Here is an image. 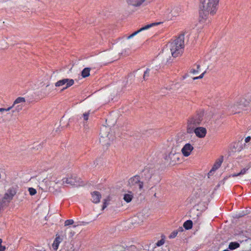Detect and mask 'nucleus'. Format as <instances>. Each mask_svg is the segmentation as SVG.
<instances>
[{
	"label": "nucleus",
	"instance_id": "f257e3e1",
	"mask_svg": "<svg viewBox=\"0 0 251 251\" xmlns=\"http://www.w3.org/2000/svg\"><path fill=\"white\" fill-rule=\"evenodd\" d=\"M219 2V0H200V22L207 19L209 14L213 16L216 13Z\"/></svg>",
	"mask_w": 251,
	"mask_h": 251
},
{
	"label": "nucleus",
	"instance_id": "f03ea898",
	"mask_svg": "<svg viewBox=\"0 0 251 251\" xmlns=\"http://www.w3.org/2000/svg\"><path fill=\"white\" fill-rule=\"evenodd\" d=\"M171 51L174 57H176L182 53L184 47V33L178 35L171 45Z\"/></svg>",
	"mask_w": 251,
	"mask_h": 251
},
{
	"label": "nucleus",
	"instance_id": "7ed1b4c3",
	"mask_svg": "<svg viewBox=\"0 0 251 251\" xmlns=\"http://www.w3.org/2000/svg\"><path fill=\"white\" fill-rule=\"evenodd\" d=\"M140 179V176L139 175H135L131 177L128 180L127 186L133 192H135L138 189L140 191L142 190L143 188L144 183Z\"/></svg>",
	"mask_w": 251,
	"mask_h": 251
},
{
	"label": "nucleus",
	"instance_id": "20e7f679",
	"mask_svg": "<svg viewBox=\"0 0 251 251\" xmlns=\"http://www.w3.org/2000/svg\"><path fill=\"white\" fill-rule=\"evenodd\" d=\"M204 114L203 109H200L196 112V114L193 115L190 118L188 121V123L189 125L198 126L201 124L203 120V117Z\"/></svg>",
	"mask_w": 251,
	"mask_h": 251
},
{
	"label": "nucleus",
	"instance_id": "39448f33",
	"mask_svg": "<svg viewBox=\"0 0 251 251\" xmlns=\"http://www.w3.org/2000/svg\"><path fill=\"white\" fill-rule=\"evenodd\" d=\"M17 193L16 188L12 187L9 188L7 192L4 194L1 201L5 202L8 205L9 203L13 200L14 196Z\"/></svg>",
	"mask_w": 251,
	"mask_h": 251
},
{
	"label": "nucleus",
	"instance_id": "423d86ee",
	"mask_svg": "<svg viewBox=\"0 0 251 251\" xmlns=\"http://www.w3.org/2000/svg\"><path fill=\"white\" fill-rule=\"evenodd\" d=\"M63 182L75 187L80 186L83 184L81 179L76 176H71L68 178H63Z\"/></svg>",
	"mask_w": 251,
	"mask_h": 251
},
{
	"label": "nucleus",
	"instance_id": "0eeeda50",
	"mask_svg": "<svg viewBox=\"0 0 251 251\" xmlns=\"http://www.w3.org/2000/svg\"><path fill=\"white\" fill-rule=\"evenodd\" d=\"M74 84V80L73 79L63 78L61 80L57 81L55 83V87H60L63 85L65 86L62 89L61 91L67 89L71 87Z\"/></svg>",
	"mask_w": 251,
	"mask_h": 251
},
{
	"label": "nucleus",
	"instance_id": "6e6552de",
	"mask_svg": "<svg viewBox=\"0 0 251 251\" xmlns=\"http://www.w3.org/2000/svg\"><path fill=\"white\" fill-rule=\"evenodd\" d=\"M249 104V102L244 98L240 99L239 101L237 102L236 104H234V108L235 109V113H239L241 112V110L244 109Z\"/></svg>",
	"mask_w": 251,
	"mask_h": 251
},
{
	"label": "nucleus",
	"instance_id": "1a4fd4ad",
	"mask_svg": "<svg viewBox=\"0 0 251 251\" xmlns=\"http://www.w3.org/2000/svg\"><path fill=\"white\" fill-rule=\"evenodd\" d=\"M155 172L154 169L151 168H145L143 170L141 175V177L147 181H149Z\"/></svg>",
	"mask_w": 251,
	"mask_h": 251
},
{
	"label": "nucleus",
	"instance_id": "9d476101",
	"mask_svg": "<svg viewBox=\"0 0 251 251\" xmlns=\"http://www.w3.org/2000/svg\"><path fill=\"white\" fill-rule=\"evenodd\" d=\"M194 147L190 143L186 144L182 149L181 152L184 156L187 157L190 155L191 151L193 150Z\"/></svg>",
	"mask_w": 251,
	"mask_h": 251
},
{
	"label": "nucleus",
	"instance_id": "9b49d317",
	"mask_svg": "<svg viewBox=\"0 0 251 251\" xmlns=\"http://www.w3.org/2000/svg\"><path fill=\"white\" fill-rule=\"evenodd\" d=\"M194 132L198 137L201 138L205 136L207 131L204 127H198L194 129Z\"/></svg>",
	"mask_w": 251,
	"mask_h": 251
},
{
	"label": "nucleus",
	"instance_id": "f8f14e48",
	"mask_svg": "<svg viewBox=\"0 0 251 251\" xmlns=\"http://www.w3.org/2000/svg\"><path fill=\"white\" fill-rule=\"evenodd\" d=\"M224 160V157L223 156H221L219 158H218L215 163H214L213 166L212 167V169H211L210 171L208 173L209 175L210 174L212 173V172H215L218 169H219L220 166H221V164Z\"/></svg>",
	"mask_w": 251,
	"mask_h": 251
},
{
	"label": "nucleus",
	"instance_id": "ddd939ff",
	"mask_svg": "<svg viewBox=\"0 0 251 251\" xmlns=\"http://www.w3.org/2000/svg\"><path fill=\"white\" fill-rule=\"evenodd\" d=\"M92 196L91 201L93 203H98L100 201L101 198V194L98 191H94L91 193Z\"/></svg>",
	"mask_w": 251,
	"mask_h": 251
},
{
	"label": "nucleus",
	"instance_id": "4468645a",
	"mask_svg": "<svg viewBox=\"0 0 251 251\" xmlns=\"http://www.w3.org/2000/svg\"><path fill=\"white\" fill-rule=\"evenodd\" d=\"M160 23H161L160 22H158V23H151V24H148V25H146L141 27L139 30L134 32L132 34V36H134L135 35H137L138 33L141 32L142 31L148 29L150 28V27H151L152 26H153L154 25H158Z\"/></svg>",
	"mask_w": 251,
	"mask_h": 251
},
{
	"label": "nucleus",
	"instance_id": "2eb2a0df",
	"mask_svg": "<svg viewBox=\"0 0 251 251\" xmlns=\"http://www.w3.org/2000/svg\"><path fill=\"white\" fill-rule=\"evenodd\" d=\"M179 154L173 153L171 151L168 156V159L170 160V162L172 163H176L179 160Z\"/></svg>",
	"mask_w": 251,
	"mask_h": 251
},
{
	"label": "nucleus",
	"instance_id": "dca6fc26",
	"mask_svg": "<svg viewBox=\"0 0 251 251\" xmlns=\"http://www.w3.org/2000/svg\"><path fill=\"white\" fill-rule=\"evenodd\" d=\"M245 144H244V145H242L241 143H240L239 142H238L237 143H234L233 144L232 148V149H235V151H240L244 149V148H245Z\"/></svg>",
	"mask_w": 251,
	"mask_h": 251
},
{
	"label": "nucleus",
	"instance_id": "f3484780",
	"mask_svg": "<svg viewBox=\"0 0 251 251\" xmlns=\"http://www.w3.org/2000/svg\"><path fill=\"white\" fill-rule=\"evenodd\" d=\"M62 241V238L59 235H56L53 243L52 244V248L54 250H57L58 248L60 243Z\"/></svg>",
	"mask_w": 251,
	"mask_h": 251
},
{
	"label": "nucleus",
	"instance_id": "a211bd4d",
	"mask_svg": "<svg viewBox=\"0 0 251 251\" xmlns=\"http://www.w3.org/2000/svg\"><path fill=\"white\" fill-rule=\"evenodd\" d=\"M132 192V191H129L128 192V193L125 194L124 195L123 199L127 203L130 202L133 198V194Z\"/></svg>",
	"mask_w": 251,
	"mask_h": 251
},
{
	"label": "nucleus",
	"instance_id": "6ab92c4d",
	"mask_svg": "<svg viewBox=\"0 0 251 251\" xmlns=\"http://www.w3.org/2000/svg\"><path fill=\"white\" fill-rule=\"evenodd\" d=\"M240 246V244L237 242H231L228 245V249L232 251L239 248Z\"/></svg>",
	"mask_w": 251,
	"mask_h": 251
},
{
	"label": "nucleus",
	"instance_id": "aec40b11",
	"mask_svg": "<svg viewBox=\"0 0 251 251\" xmlns=\"http://www.w3.org/2000/svg\"><path fill=\"white\" fill-rule=\"evenodd\" d=\"M184 228L186 230H189L193 227V222L191 220L185 221L183 225Z\"/></svg>",
	"mask_w": 251,
	"mask_h": 251
},
{
	"label": "nucleus",
	"instance_id": "412c9836",
	"mask_svg": "<svg viewBox=\"0 0 251 251\" xmlns=\"http://www.w3.org/2000/svg\"><path fill=\"white\" fill-rule=\"evenodd\" d=\"M90 68H85L81 72V76L83 78H85L86 77L89 76L90 75Z\"/></svg>",
	"mask_w": 251,
	"mask_h": 251
},
{
	"label": "nucleus",
	"instance_id": "4be33fe9",
	"mask_svg": "<svg viewBox=\"0 0 251 251\" xmlns=\"http://www.w3.org/2000/svg\"><path fill=\"white\" fill-rule=\"evenodd\" d=\"M180 9L179 8L176 7V8H174L173 10H171L170 11V10L168 9H167L166 12L169 14L171 13L172 16L176 17V16L177 14L178 13Z\"/></svg>",
	"mask_w": 251,
	"mask_h": 251
},
{
	"label": "nucleus",
	"instance_id": "5701e85b",
	"mask_svg": "<svg viewBox=\"0 0 251 251\" xmlns=\"http://www.w3.org/2000/svg\"><path fill=\"white\" fill-rule=\"evenodd\" d=\"M251 166H247V168H244L241 170V171L238 174H234L232 175L233 177L239 176L240 175H244L246 174L247 171H248L250 168Z\"/></svg>",
	"mask_w": 251,
	"mask_h": 251
},
{
	"label": "nucleus",
	"instance_id": "b1692460",
	"mask_svg": "<svg viewBox=\"0 0 251 251\" xmlns=\"http://www.w3.org/2000/svg\"><path fill=\"white\" fill-rule=\"evenodd\" d=\"M25 99L23 97H18L14 101L13 105L11 106L12 108L16 104L20 103L21 102H25Z\"/></svg>",
	"mask_w": 251,
	"mask_h": 251
},
{
	"label": "nucleus",
	"instance_id": "393cba45",
	"mask_svg": "<svg viewBox=\"0 0 251 251\" xmlns=\"http://www.w3.org/2000/svg\"><path fill=\"white\" fill-rule=\"evenodd\" d=\"M150 71V70L148 68H147L146 70L145 71L143 75V78L144 80L147 79L148 77L149 76Z\"/></svg>",
	"mask_w": 251,
	"mask_h": 251
},
{
	"label": "nucleus",
	"instance_id": "a878e982",
	"mask_svg": "<svg viewBox=\"0 0 251 251\" xmlns=\"http://www.w3.org/2000/svg\"><path fill=\"white\" fill-rule=\"evenodd\" d=\"M28 192L31 196H34L37 193L36 189L32 187L28 188Z\"/></svg>",
	"mask_w": 251,
	"mask_h": 251
},
{
	"label": "nucleus",
	"instance_id": "bb28decb",
	"mask_svg": "<svg viewBox=\"0 0 251 251\" xmlns=\"http://www.w3.org/2000/svg\"><path fill=\"white\" fill-rule=\"evenodd\" d=\"M7 206L5 202L0 201V213L3 210V207Z\"/></svg>",
	"mask_w": 251,
	"mask_h": 251
},
{
	"label": "nucleus",
	"instance_id": "cd10ccee",
	"mask_svg": "<svg viewBox=\"0 0 251 251\" xmlns=\"http://www.w3.org/2000/svg\"><path fill=\"white\" fill-rule=\"evenodd\" d=\"M164 243H165L164 239H161V240L158 241L156 243L155 245L157 247H160V246L163 245L164 244Z\"/></svg>",
	"mask_w": 251,
	"mask_h": 251
},
{
	"label": "nucleus",
	"instance_id": "c85d7f7f",
	"mask_svg": "<svg viewBox=\"0 0 251 251\" xmlns=\"http://www.w3.org/2000/svg\"><path fill=\"white\" fill-rule=\"evenodd\" d=\"M74 223V220L72 219L67 220L65 222V226H68L73 224Z\"/></svg>",
	"mask_w": 251,
	"mask_h": 251
},
{
	"label": "nucleus",
	"instance_id": "c756f323",
	"mask_svg": "<svg viewBox=\"0 0 251 251\" xmlns=\"http://www.w3.org/2000/svg\"><path fill=\"white\" fill-rule=\"evenodd\" d=\"M177 233H178V231L177 230L174 231L170 235L169 238H174L176 237L177 236Z\"/></svg>",
	"mask_w": 251,
	"mask_h": 251
},
{
	"label": "nucleus",
	"instance_id": "7c9ffc66",
	"mask_svg": "<svg viewBox=\"0 0 251 251\" xmlns=\"http://www.w3.org/2000/svg\"><path fill=\"white\" fill-rule=\"evenodd\" d=\"M90 115V111H88L87 112H86L83 114V117L84 119V120L87 121L89 118V116Z\"/></svg>",
	"mask_w": 251,
	"mask_h": 251
},
{
	"label": "nucleus",
	"instance_id": "2f4dec72",
	"mask_svg": "<svg viewBox=\"0 0 251 251\" xmlns=\"http://www.w3.org/2000/svg\"><path fill=\"white\" fill-rule=\"evenodd\" d=\"M2 242V240L1 239H0V251H5L6 250V248L4 246H2L1 243Z\"/></svg>",
	"mask_w": 251,
	"mask_h": 251
},
{
	"label": "nucleus",
	"instance_id": "473e14b6",
	"mask_svg": "<svg viewBox=\"0 0 251 251\" xmlns=\"http://www.w3.org/2000/svg\"><path fill=\"white\" fill-rule=\"evenodd\" d=\"M108 204V203L107 202V200L105 199L104 202H103L101 210H103L107 207Z\"/></svg>",
	"mask_w": 251,
	"mask_h": 251
},
{
	"label": "nucleus",
	"instance_id": "72a5a7b5",
	"mask_svg": "<svg viewBox=\"0 0 251 251\" xmlns=\"http://www.w3.org/2000/svg\"><path fill=\"white\" fill-rule=\"evenodd\" d=\"M12 108V107H9L7 108H0V112H7L8 111H9Z\"/></svg>",
	"mask_w": 251,
	"mask_h": 251
},
{
	"label": "nucleus",
	"instance_id": "f704fd0d",
	"mask_svg": "<svg viewBox=\"0 0 251 251\" xmlns=\"http://www.w3.org/2000/svg\"><path fill=\"white\" fill-rule=\"evenodd\" d=\"M135 0H126V1L127 3L129 5H131L133 6V4H134Z\"/></svg>",
	"mask_w": 251,
	"mask_h": 251
},
{
	"label": "nucleus",
	"instance_id": "c9c22d12",
	"mask_svg": "<svg viewBox=\"0 0 251 251\" xmlns=\"http://www.w3.org/2000/svg\"><path fill=\"white\" fill-rule=\"evenodd\" d=\"M129 249H131L132 251L133 250H136V248L135 246H130V247H128L126 250H125L124 251H127L129 250Z\"/></svg>",
	"mask_w": 251,
	"mask_h": 251
},
{
	"label": "nucleus",
	"instance_id": "e433bc0d",
	"mask_svg": "<svg viewBox=\"0 0 251 251\" xmlns=\"http://www.w3.org/2000/svg\"><path fill=\"white\" fill-rule=\"evenodd\" d=\"M251 136H248L246 138H245V142L246 143H248L250 141H251Z\"/></svg>",
	"mask_w": 251,
	"mask_h": 251
},
{
	"label": "nucleus",
	"instance_id": "4c0bfd02",
	"mask_svg": "<svg viewBox=\"0 0 251 251\" xmlns=\"http://www.w3.org/2000/svg\"><path fill=\"white\" fill-rule=\"evenodd\" d=\"M199 72V71L198 70H195V69H192L191 71H190V73L193 74H195L196 73H198Z\"/></svg>",
	"mask_w": 251,
	"mask_h": 251
},
{
	"label": "nucleus",
	"instance_id": "58836bf2",
	"mask_svg": "<svg viewBox=\"0 0 251 251\" xmlns=\"http://www.w3.org/2000/svg\"><path fill=\"white\" fill-rule=\"evenodd\" d=\"M193 128H191L190 127H188L187 128V132L188 133H192V131H193Z\"/></svg>",
	"mask_w": 251,
	"mask_h": 251
},
{
	"label": "nucleus",
	"instance_id": "ea45409f",
	"mask_svg": "<svg viewBox=\"0 0 251 251\" xmlns=\"http://www.w3.org/2000/svg\"><path fill=\"white\" fill-rule=\"evenodd\" d=\"M177 230L178 231V232H182L183 231V228L182 227H179V228H178V229Z\"/></svg>",
	"mask_w": 251,
	"mask_h": 251
},
{
	"label": "nucleus",
	"instance_id": "a19ab883",
	"mask_svg": "<svg viewBox=\"0 0 251 251\" xmlns=\"http://www.w3.org/2000/svg\"><path fill=\"white\" fill-rule=\"evenodd\" d=\"M205 73V71L203 73H202L200 76H199V78L200 79L202 78L203 77Z\"/></svg>",
	"mask_w": 251,
	"mask_h": 251
},
{
	"label": "nucleus",
	"instance_id": "79ce46f5",
	"mask_svg": "<svg viewBox=\"0 0 251 251\" xmlns=\"http://www.w3.org/2000/svg\"><path fill=\"white\" fill-rule=\"evenodd\" d=\"M189 201H190V203H192L193 202V198L192 197V198H189Z\"/></svg>",
	"mask_w": 251,
	"mask_h": 251
},
{
	"label": "nucleus",
	"instance_id": "37998d69",
	"mask_svg": "<svg viewBox=\"0 0 251 251\" xmlns=\"http://www.w3.org/2000/svg\"><path fill=\"white\" fill-rule=\"evenodd\" d=\"M133 37V36H132V34H131V35H130L129 36H128L127 37V38L128 39H130V38H132Z\"/></svg>",
	"mask_w": 251,
	"mask_h": 251
},
{
	"label": "nucleus",
	"instance_id": "c03bdc74",
	"mask_svg": "<svg viewBox=\"0 0 251 251\" xmlns=\"http://www.w3.org/2000/svg\"><path fill=\"white\" fill-rule=\"evenodd\" d=\"M197 70L199 71V70L200 69V65H199V64L197 65Z\"/></svg>",
	"mask_w": 251,
	"mask_h": 251
},
{
	"label": "nucleus",
	"instance_id": "a18cd8bd",
	"mask_svg": "<svg viewBox=\"0 0 251 251\" xmlns=\"http://www.w3.org/2000/svg\"><path fill=\"white\" fill-rule=\"evenodd\" d=\"M200 79L199 78V76H197V77H195L193 78L194 80H196V79Z\"/></svg>",
	"mask_w": 251,
	"mask_h": 251
},
{
	"label": "nucleus",
	"instance_id": "49530a36",
	"mask_svg": "<svg viewBox=\"0 0 251 251\" xmlns=\"http://www.w3.org/2000/svg\"><path fill=\"white\" fill-rule=\"evenodd\" d=\"M20 105L17 106V110L19 111L20 109H21V106L20 107Z\"/></svg>",
	"mask_w": 251,
	"mask_h": 251
},
{
	"label": "nucleus",
	"instance_id": "de8ad7c7",
	"mask_svg": "<svg viewBox=\"0 0 251 251\" xmlns=\"http://www.w3.org/2000/svg\"><path fill=\"white\" fill-rule=\"evenodd\" d=\"M100 137H101V129L100 130ZM100 142H101V138H100Z\"/></svg>",
	"mask_w": 251,
	"mask_h": 251
},
{
	"label": "nucleus",
	"instance_id": "09e8293b",
	"mask_svg": "<svg viewBox=\"0 0 251 251\" xmlns=\"http://www.w3.org/2000/svg\"><path fill=\"white\" fill-rule=\"evenodd\" d=\"M243 216V215H239L238 217H241Z\"/></svg>",
	"mask_w": 251,
	"mask_h": 251
},
{
	"label": "nucleus",
	"instance_id": "8fccbe9b",
	"mask_svg": "<svg viewBox=\"0 0 251 251\" xmlns=\"http://www.w3.org/2000/svg\"><path fill=\"white\" fill-rule=\"evenodd\" d=\"M46 251L45 250H44V251Z\"/></svg>",
	"mask_w": 251,
	"mask_h": 251
},
{
	"label": "nucleus",
	"instance_id": "3c124183",
	"mask_svg": "<svg viewBox=\"0 0 251 251\" xmlns=\"http://www.w3.org/2000/svg\"><path fill=\"white\" fill-rule=\"evenodd\" d=\"M154 196L156 197V194H154Z\"/></svg>",
	"mask_w": 251,
	"mask_h": 251
},
{
	"label": "nucleus",
	"instance_id": "603ef678",
	"mask_svg": "<svg viewBox=\"0 0 251 251\" xmlns=\"http://www.w3.org/2000/svg\"><path fill=\"white\" fill-rule=\"evenodd\" d=\"M124 248H125V250H126V249L125 247H124Z\"/></svg>",
	"mask_w": 251,
	"mask_h": 251
}]
</instances>
